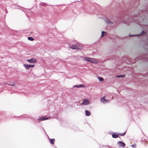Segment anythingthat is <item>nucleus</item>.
Instances as JSON below:
<instances>
[{"instance_id": "21", "label": "nucleus", "mask_w": 148, "mask_h": 148, "mask_svg": "<svg viewBox=\"0 0 148 148\" xmlns=\"http://www.w3.org/2000/svg\"><path fill=\"white\" fill-rule=\"evenodd\" d=\"M126 133V132H125L124 133H119L118 134V136L119 135L121 136H123Z\"/></svg>"}, {"instance_id": "25", "label": "nucleus", "mask_w": 148, "mask_h": 148, "mask_svg": "<svg viewBox=\"0 0 148 148\" xmlns=\"http://www.w3.org/2000/svg\"><path fill=\"white\" fill-rule=\"evenodd\" d=\"M43 6H46L45 4H43Z\"/></svg>"}, {"instance_id": "27", "label": "nucleus", "mask_w": 148, "mask_h": 148, "mask_svg": "<svg viewBox=\"0 0 148 148\" xmlns=\"http://www.w3.org/2000/svg\"><path fill=\"white\" fill-rule=\"evenodd\" d=\"M127 18H128V19H129V18H128V16H127Z\"/></svg>"}, {"instance_id": "20", "label": "nucleus", "mask_w": 148, "mask_h": 148, "mask_svg": "<svg viewBox=\"0 0 148 148\" xmlns=\"http://www.w3.org/2000/svg\"><path fill=\"white\" fill-rule=\"evenodd\" d=\"M97 78L99 79V81H102L104 80L103 79L102 77H98Z\"/></svg>"}, {"instance_id": "11", "label": "nucleus", "mask_w": 148, "mask_h": 148, "mask_svg": "<svg viewBox=\"0 0 148 148\" xmlns=\"http://www.w3.org/2000/svg\"><path fill=\"white\" fill-rule=\"evenodd\" d=\"M50 118V117H48L47 118H46V117L45 116L44 117L39 118L38 119V120L40 121H44V120H46L47 119H49Z\"/></svg>"}, {"instance_id": "29", "label": "nucleus", "mask_w": 148, "mask_h": 148, "mask_svg": "<svg viewBox=\"0 0 148 148\" xmlns=\"http://www.w3.org/2000/svg\"><path fill=\"white\" fill-rule=\"evenodd\" d=\"M17 5V7H19V6H18V5Z\"/></svg>"}, {"instance_id": "19", "label": "nucleus", "mask_w": 148, "mask_h": 148, "mask_svg": "<svg viewBox=\"0 0 148 148\" xmlns=\"http://www.w3.org/2000/svg\"><path fill=\"white\" fill-rule=\"evenodd\" d=\"M28 39L30 41H33L34 40V38L32 37H28Z\"/></svg>"}, {"instance_id": "4", "label": "nucleus", "mask_w": 148, "mask_h": 148, "mask_svg": "<svg viewBox=\"0 0 148 148\" xmlns=\"http://www.w3.org/2000/svg\"><path fill=\"white\" fill-rule=\"evenodd\" d=\"M147 34V32L145 31H143L140 34H135L133 35H130L129 36H140L141 35H146Z\"/></svg>"}, {"instance_id": "18", "label": "nucleus", "mask_w": 148, "mask_h": 148, "mask_svg": "<svg viewBox=\"0 0 148 148\" xmlns=\"http://www.w3.org/2000/svg\"><path fill=\"white\" fill-rule=\"evenodd\" d=\"M54 139H51L50 140V143L52 144H54Z\"/></svg>"}, {"instance_id": "24", "label": "nucleus", "mask_w": 148, "mask_h": 148, "mask_svg": "<svg viewBox=\"0 0 148 148\" xmlns=\"http://www.w3.org/2000/svg\"><path fill=\"white\" fill-rule=\"evenodd\" d=\"M132 146L133 147H135V145H132Z\"/></svg>"}, {"instance_id": "15", "label": "nucleus", "mask_w": 148, "mask_h": 148, "mask_svg": "<svg viewBox=\"0 0 148 148\" xmlns=\"http://www.w3.org/2000/svg\"><path fill=\"white\" fill-rule=\"evenodd\" d=\"M75 87H76L77 88H79V87H84V86L83 84H80L78 85H76L74 86Z\"/></svg>"}, {"instance_id": "14", "label": "nucleus", "mask_w": 148, "mask_h": 148, "mask_svg": "<svg viewBox=\"0 0 148 148\" xmlns=\"http://www.w3.org/2000/svg\"><path fill=\"white\" fill-rule=\"evenodd\" d=\"M85 113L86 116H88L90 115V113L88 110H86L85 111Z\"/></svg>"}, {"instance_id": "12", "label": "nucleus", "mask_w": 148, "mask_h": 148, "mask_svg": "<svg viewBox=\"0 0 148 148\" xmlns=\"http://www.w3.org/2000/svg\"><path fill=\"white\" fill-rule=\"evenodd\" d=\"M112 137L113 138H116L119 137L118 134H117V133H113L112 135Z\"/></svg>"}, {"instance_id": "5", "label": "nucleus", "mask_w": 148, "mask_h": 148, "mask_svg": "<svg viewBox=\"0 0 148 148\" xmlns=\"http://www.w3.org/2000/svg\"><path fill=\"white\" fill-rule=\"evenodd\" d=\"M26 61L31 63H35L37 62L36 60L34 58H32L30 59H27Z\"/></svg>"}, {"instance_id": "23", "label": "nucleus", "mask_w": 148, "mask_h": 148, "mask_svg": "<svg viewBox=\"0 0 148 148\" xmlns=\"http://www.w3.org/2000/svg\"><path fill=\"white\" fill-rule=\"evenodd\" d=\"M28 117V116L26 115H23L20 117H22L23 118H27Z\"/></svg>"}, {"instance_id": "10", "label": "nucleus", "mask_w": 148, "mask_h": 148, "mask_svg": "<svg viewBox=\"0 0 148 148\" xmlns=\"http://www.w3.org/2000/svg\"><path fill=\"white\" fill-rule=\"evenodd\" d=\"M138 2L136 1L134 3H133L132 5H131V8H133V7L134 8L137 7L138 5Z\"/></svg>"}, {"instance_id": "8", "label": "nucleus", "mask_w": 148, "mask_h": 148, "mask_svg": "<svg viewBox=\"0 0 148 148\" xmlns=\"http://www.w3.org/2000/svg\"><path fill=\"white\" fill-rule=\"evenodd\" d=\"M100 101L102 103L104 104L109 103V100L105 99L104 98V96L101 98Z\"/></svg>"}, {"instance_id": "1", "label": "nucleus", "mask_w": 148, "mask_h": 148, "mask_svg": "<svg viewBox=\"0 0 148 148\" xmlns=\"http://www.w3.org/2000/svg\"><path fill=\"white\" fill-rule=\"evenodd\" d=\"M83 60L92 63L97 64L99 61L97 59L91 58L88 57H85L83 59Z\"/></svg>"}, {"instance_id": "17", "label": "nucleus", "mask_w": 148, "mask_h": 148, "mask_svg": "<svg viewBox=\"0 0 148 148\" xmlns=\"http://www.w3.org/2000/svg\"><path fill=\"white\" fill-rule=\"evenodd\" d=\"M10 84H7L8 85H10L11 86H14V84H15V83L14 82H9Z\"/></svg>"}, {"instance_id": "16", "label": "nucleus", "mask_w": 148, "mask_h": 148, "mask_svg": "<svg viewBox=\"0 0 148 148\" xmlns=\"http://www.w3.org/2000/svg\"><path fill=\"white\" fill-rule=\"evenodd\" d=\"M125 75H116V77H125Z\"/></svg>"}, {"instance_id": "6", "label": "nucleus", "mask_w": 148, "mask_h": 148, "mask_svg": "<svg viewBox=\"0 0 148 148\" xmlns=\"http://www.w3.org/2000/svg\"><path fill=\"white\" fill-rule=\"evenodd\" d=\"M23 66L25 69H29L30 68H33L34 66V64L28 65L24 64Z\"/></svg>"}, {"instance_id": "7", "label": "nucleus", "mask_w": 148, "mask_h": 148, "mask_svg": "<svg viewBox=\"0 0 148 148\" xmlns=\"http://www.w3.org/2000/svg\"><path fill=\"white\" fill-rule=\"evenodd\" d=\"M71 48L73 49H79L78 47V44H76L72 45L71 47Z\"/></svg>"}, {"instance_id": "13", "label": "nucleus", "mask_w": 148, "mask_h": 148, "mask_svg": "<svg viewBox=\"0 0 148 148\" xmlns=\"http://www.w3.org/2000/svg\"><path fill=\"white\" fill-rule=\"evenodd\" d=\"M105 22L108 24H112L113 22L110 20L109 19H107L105 20Z\"/></svg>"}, {"instance_id": "22", "label": "nucleus", "mask_w": 148, "mask_h": 148, "mask_svg": "<svg viewBox=\"0 0 148 148\" xmlns=\"http://www.w3.org/2000/svg\"><path fill=\"white\" fill-rule=\"evenodd\" d=\"M103 34H106V32L104 31H102L101 37H103V36H104L105 35H103Z\"/></svg>"}, {"instance_id": "2", "label": "nucleus", "mask_w": 148, "mask_h": 148, "mask_svg": "<svg viewBox=\"0 0 148 148\" xmlns=\"http://www.w3.org/2000/svg\"><path fill=\"white\" fill-rule=\"evenodd\" d=\"M138 15L141 16L143 15L148 16V8H147L145 10L139 11Z\"/></svg>"}, {"instance_id": "28", "label": "nucleus", "mask_w": 148, "mask_h": 148, "mask_svg": "<svg viewBox=\"0 0 148 148\" xmlns=\"http://www.w3.org/2000/svg\"><path fill=\"white\" fill-rule=\"evenodd\" d=\"M103 34V35H106V34Z\"/></svg>"}, {"instance_id": "26", "label": "nucleus", "mask_w": 148, "mask_h": 148, "mask_svg": "<svg viewBox=\"0 0 148 148\" xmlns=\"http://www.w3.org/2000/svg\"><path fill=\"white\" fill-rule=\"evenodd\" d=\"M136 15L137 16V14L136 15L135 14H134V16H136Z\"/></svg>"}, {"instance_id": "9", "label": "nucleus", "mask_w": 148, "mask_h": 148, "mask_svg": "<svg viewBox=\"0 0 148 148\" xmlns=\"http://www.w3.org/2000/svg\"><path fill=\"white\" fill-rule=\"evenodd\" d=\"M117 144L121 147H124L125 146V144L123 142L119 141L117 143Z\"/></svg>"}, {"instance_id": "3", "label": "nucleus", "mask_w": 148, "mask_h": 148, "mask_svg": "<svg viewBox=\"0 0 148 148\" xmlns=\"http://www.w3.org/2000/svg\"><path fill=\"white\" fill-rule=\"evenodd\" d=\"M90 103L88 100L85 99L83 101V102L81 103V105L86 106L89 104Z\"/></svg>"}]
</instances>
